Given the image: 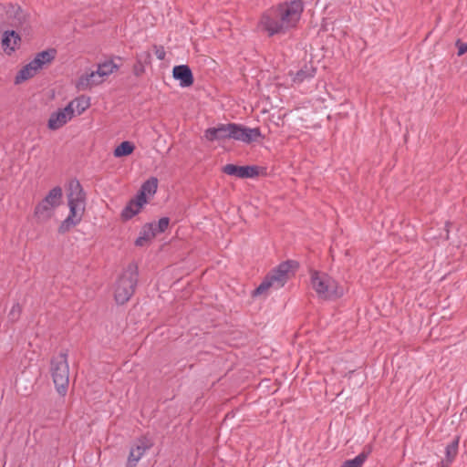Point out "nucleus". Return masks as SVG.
Listing matches in <instances>:
<instances>
[{"label":"nucleus","mask_w":467,"mask_h":467,"mask_svg":"<svg viewBox=\"0 0 467 467\" xmlns=\"http://www.w3.org/2000/svg\"><path fill=\"white\" fill-rule=\"evenodd\" d=\"M303 11V0L285 2L266 10L262 15L260 25L269 36L285 35L297 26Z\"/></svg>","instance_id":"f257e3e1"},{"label":"nucleus","mask_w":467,"mask_h":467,"mask_svg":"<svg viewBox=\"0 0 467 467\" xmlns=\"http://www.w3.org/2000/svg\"><path fill=\"white\" fill-rule=\"evenodd\" d=\"M299 266V263L296 260H286L280 263L265 276L261 284L252 292V296H260L270 287L276 289L283 287Z\"/></svg>","instance_id":"f03ea898"},{"label":"nucleus","mask_w":467,"mask_h":467,"mask_svg":"<svg viewBox=\"0 0 467 467\" xmlns=\"http://www.w3.org/2000/svg\"><path fill=\"white\" fill-rule=\"evenodd\" d=\"M299 266V263L296 260H286L280 263L265 276L261 284L252 292V296H260L270 287L276 289L283 287Z\"/></svg>","instance_id":"7ed1b4c3"},{"label":"nucleus","mask_w":467,"mask_h":467,"mask_svg":"<svg viewBox=\"0 0 467 467\" xmlns=\"http://www.w3.org/2000/svg\"><path fill=\"white\" fill-rule=\"evenodd\" d=\"M139 267L130 263L116 283L114 298L118 305H124L134 295L138 284Z\"/></svg>","instance_id":"20e7f679"},{"label":"nucleus","mask_w":467,"mask_h":467,"mask_svg":"<svg viewBox=\"0 0 467 467\" xmlns=\"http://www.w3.org/2000/svg\"><path fill=\"white\" fill-rule=\"evenodd\" d=\"M68 350L61 351L50 360V373L56 389L59 395L67 394L69 383V367L67 362Z\"/></svg>","instance_id":"39448f33"},{"label":"nucleus","mask_w":467,"mask_h":467,"mask_svg":"<svg viewBox=\"0 0 467 467\" xmlns=\"http://www.w3.org/2000/svg\"><path fill=\"white\" fill-rule=\"evenodd\" d=\"M311 284L320 298L335 300L343 296V288L326 273L313 271L311 273Z\"/></svg>","instance_id":"423d86ee"},{"label":"nucleus","mask_w":467,"mask_h":467,"mask_svg":"<svg viewBox=\"0 0 467 467\" xmlns=\"http://www.w3.org/2000/svg\"><path fill=\"white\" fill-rule=\"evenodd\" d=\"M62 199V189L56 186L51 189L47 196L39 202L34 210V216L37 222H46L54 213V209L60 205Z\"/></svg>","instance_id":"0eeeda50"},{"label":"nucleus","mask_w":467,"mask_h":467,"mask_svg":"<svg viewBox=\"0 0 467 467\" xmlns=\"http://www.w3.org/2000/svg\"><path fill=\"white\" fill-rule=\"evenodd\" d=\"M222 171L227 175L234 176L239 179L255 178L258 176H266V167L258 165H244L239 166L236 164L229 163L222 168Z\"/></svg>","instance_id":"6e6552de"},{"label":"nucleus","mask_w":467,"mask_h":467,"mask_svg":"<svg viewBox=\"0 0 467 467\" xmlns=\"http://www.w3.org/2000/svg\"><path fill=\"white\" fill-rule=\"evenodd\" d=\"M154 445L153 441L147 435L139 437L130 447L126 467H136L145 452Z\"/></svg>","instance_id":"1a4fd4ad"},{"label":"nucleus","mask_w":467,"mask_h":467,"mask_svg":"<svg viewBox=\"0 0 467 467\" xmlns=\"http://www.w3.org/2000/svg\"><path fill=\"white\" fill-rule=\"evenodd\" d=\"M73 102H69L65 108L58 109L51 113L47 128L51 130H57L66 125L74 117Z\"/></svg>","instance_id":"9d476101"},{"label":"nucleus","mask_w":467,"mask_h":467,"mask_svg":"<svg viewBox=\"0 0 467 467\" xmlns=\"http://www.w3.org/2000/svg\"><path fill=\"white\" fill-rule=\"evenodd\" d=\"M259 138H263L259 128H249L242 124L234 123L233 140L251 144L257 141Z\"/></svg>","instance_id":"9b49d317"},{"label":"nucleus","mask_w":467,"mask_h":467,"mask_svg":"<svg viewBox=\"0 0 467 467\" xmlns=\"http://www.w3.org/2000/svg\"><path fill=\"white\" fill-rule=\"evenodd\" d=\"M234 123H220L216 127L208 128L204 131V138L209 141L233 139Z\"/></svg>","instance_id":"f8f14e48"},{"label":"nucleus","mask_w":467,"mask_h":467,"mask_svg":"<svg viewBox=\"0 0 467 467\" xmlns=\"http://www.w3.org/2000/svg\"><path fill=\"white\" fill-rule=\"evenodd\" d=\"M20 43L21 36L16 31L6 30L4 32L1 39V45L3 51L7 56H11L17 48H19Z\"/></svg>","instance_id":"ddd939ff"},{"label":"nucleus","mask_w":467,"mask_h":467,"mask_svg":"<svg viewBox=\"0 0 467 467\" xmlns=\"http://www.w3.org/2000/svg\"><path fill=\"white\" fill-rule=\"evenodd\" d=\"M172 77L180 82L182 88H189L194 82L191 67L188 65H178L172 68Z\"/></svg>","instance_id":"4468645a"},{"label":"nucleus","mask_w":467,"mask_h":467,"mask_svg":"<svg viewBox=\"0 0 467 467\" xmlns=\"http://www.w3.org/2000/svg\"><path fill=\"white\" fill-rule=\"evenodd\" d=\"M78 204H86V192L77 180H71L68 185L67 202L70 201Z\"/></svg>","instance_id":"2eb2a0df"},{"label":"nucleus","mask_w":467,"mask_h":467,"mask_svg":"<svg viewBox=\"0 0 467 467\" xmlns=\"http://www.w3.org/2000/svg\"><path fill=\"white\" fill-rule=\"evenodd\" d=\"M146 203H140L138 197L135 195L131 198L120 213V219L122 222H128L134 216L139 214Z\"/></svg>","instance_id":"dca6fc26"},{"label":"nucleus","mask_w":467,"mask_h":467,"mask_svg":"<svg viewBox=\"0 0 467 467\" xmlns=\"http://www.w3.org/2000/svg\"><path fill=\"white\" fill-rule=\"evenodd\" d=\"M57 49L55 48H48L46 50H43L41 52H38L33 60H31V64L36 68V70L42 69L45 66L50 64L57 56Z\"/></svg>","instance_id":"f3484780"},{"label":"nucleus","mask_w":467,"mask_h":467,"mask_svg":"<svg viewBox=\"0 0 467 467\" xmlns=\"http://www.w3.org/2000/svg\"><path fill=\"white\" fill-rule=\"evenodd\" d=\"M104 79L99 78V74L95 71L81 75L77 82L76 88L78 90L90 89L93 86L99 85L103 82Z\"/></svg>","instance_id":"a211bd4d"},{"label":"nucleus","mask_w":467,"mask_h":467,"mask_svg":"<svg viewBox=\"0 0 467 467\" xmlns=\"http://www.w3.org/2000/svg\"><path fill=\"white\" fill-rule=\"evenodd\" d=\"M153 226H155V222L146 223L142 225L140 234L134 242L136 246L143 247L150 244L151 240L156 236Z\"/></svg>","instance_id":"6ab92c4d"},{"label":"nucleus","mask_w":467,"mask_h":467,"mask_svg":"<svg viewBox=\"0 0 467 467\" xmlns=\"http://www.w3.org/2000/svg\"><path fill=\"white\" fill-rule=\"evenodd\" d=\"M158 188V179L156 177H150L147 181H145L140 189L138 191L136 196L140 203L148 202L147 194L153 195L157 192Z\"/></svg>","instance_id":"aec40b11"},{"label":"nucleus","mask_w":467,"mask_h":467,"mask_svg":"<svg viewBox=\"0 0 467 467\" xmlns=\"http://www.w3.org/2000/svg\"><path fill=\"white\" fill-rule=\"evenodd\" d=\"M136 62L132 67V73L140 78L145 73V67L151 63V54L149 51H143L136 54Z\"/></svg>","instance_id":"412c9836"},{"label":"nucleus","mask_w":467,"mask_h":467,"mask_svg":"<svg viewBox=\"0 0 467 467\" xmlns=\"http://www.w3.org/2000/svg\"><path fill=\"white\" fill-rule=\"evenodd\" d=\"M121 67V64H117L114 59L105 60L103 63L99 64L96 74H99V78L103 79L104 77L109 76L114 71H117Z\"/></svg>","instance_id":"4be33fe9"},{"label":"nucleus","mask_w":467,"mask_h":467,"mask_svg":"<svg viewBox=\"0 0 467 467\" xmlns=\"http://www.w3.org/2000/svg\"><path fill=\"white\" fill-rule=\"evenodd\" d=\"M370 453V446H366L358 455L354 459L345 461L340 467H362Z\"/></svg>","instance_id":"5701e85b"},{"label":"nucleus","mask_w":467,"mask_h":467,"mask_svg":"<svg viewBox=\"0 0 467 467\" xmlns=\"http://www.w3.org/2000/svg\"><path fill=\"white\" fill-rule=\"evenodd\" d=\"M317 68L312 63L305 64L295 75L293 81L296 83H302L306 79H309L315 77Z\"/></svg>","instance_id":"b1692460"},{"label":"nucleus","mask_w":467,"mask_h":467,"mask_svg":"<svg viewBox=\"0 0 467 467\" xmlns=\"http://www.w3.org/2000/svg\"><path fill=\"white\" fill-rule=\"evenodd\" d=\"M37 73V70L33 67L31 62L25 65L16 74L15 78V83L20 84L31 78Z\"/></svg>","instance_id":"393cba45"},{"label":"nucleus","mask_w":467,"mask_h":467,"mask_svg":"<svg viewBox=\"0 0 467 467\" xmlns=\"http://www.w3.org/2000/svg\"><path fill=\"white\" fill-rule=\"evenodd\" d=\"M134 150L135 145L132 142L124 140L114 149L113 154L116 158L127 157L132 154Z\"/></svg>","instance_id":"a878e982"},{"label":"nucleus","mask_w":467,"mask_h":467,"mask_svg":"<svg viewBox=\"0 0 467 467\" xmlns=\"http://www.w3.org/2000/svg\"><path fill=\"white\" fill-rule=\"evenodd\" d=\"M12 16L14 18L12 26L22 27L28 23V15L20 6L13 7Z\"/></svg>","instance_id":"bb28decb"},{"label":"nucleus","mask_w":467,"mask_h":467,"mask_svg":"<svg viewBox=\"0 0 467 467\" xmlns=\"http://www.w3.org/2000/svg\"><path fill=\"white\" fill-rule=\"evenodd\" d=\"M460 436L454 439L445 448V459L447 462H453L458 454Z\"/></svg>","instance_id":"cd10ccee"},{"label":"nucleus","mask_w":467,"mask_h":467,"mask_svg":"<svg viewBox=\"0 0 467 467\" xmlns=\"http://www.w3.org/2000/svg\"><path fill=\"white\" fill-rule=\"evenodd\" d=\"M67 203H68V207H69V213L67 216L75 218L76 221H81L82 216L85 212L86 204H78V203L73 202L72 200L70 202H68Z\"/></svg>","instance_id":"c85d7f7f"},{"label":"nucleus","mask_w":467,"mask_h":467,"mask_svg":"<svg viewBox=\"0 0 467 467\" xmlns=\"http://www.w3.org/2000/svg\"><path fill=\"white\" fill-rule=\"evenodd\" d=\"M72 102L78 115L82 114L90 106L89 98L84 95L78 97Z\"/></svg>","instance_id":"c756f323"},{"label":"nucleus","mask_w":467,"mask_h":467,"mask_svg":"<svg viewBox=\"0 0 467 467\" xmlns=\"http://www.w3.org/2000/svg\"><path fill=\"white\" fill-rule=\"evenodd\" d=\"M81 221H76L75 218L67 216L65 220H63L58 226L57 232L60 234H65L68 233L73 227L78 225Z\"/></svg>","instance_id":"7c9ffc66"},{"label":"nucleus","mask_w":467,"mask_h":467,"mask_svg":"<svg viewBox=\"0 0 467 467\" xmlns=\"http://www.w3.org/2000/svg\"><path fill=\"white\" fill-rule=\"evenodd\" d=\"M23 307L20 303L16 302L13 305L12 308L8 313V319L12 323L18 321L21 317Z\"/></svg>","instance_id":"2f4dec72"},{"label":"nucleus","mask_w":467,"mask_h":467,"mask_svg":"<svg viewBox=\"0 0 467 467\" xmlns=\"http://www.w3.org/2000/svg\"><path fill=\"white\" fill-rule=\"evenodd\" d=\"M170 225V218L162 217L157 223L155 222V226H153V230L155 234L164 233Z\"/></svg>","instance_id":"473e14b6"},{"label":"nucleus","mask_w":467,"mask_h":467,"mask_svg":"<svg viewBox=\"0 0 467 467\" xmlns=\"http://www.w3.org/2000/svg\"><path fill=\"white\" fill-rule=\"evenodd\" d=\"M455 46L458 47L457 55L459 57L467 52V43H463L460 38L456 40Z\"/></svg>","instance_id":"72a5a7b5"},{"label":"nucleus","mask_w":467,"mask_h":467,"mask_svg":"<svg viewBox=\"0 0 467 467\" xmlns=\"http://www.w3.org/2000/svg\"><path fill=\"white\" fill-rule=\"evenodd\" d=\"M153 48H154V53H155L157 58L159 60H163L165 58V55H166L164 47L162 46L154 45Z\"/></svg>","instance_id":"f704fd0d"},{"label":"nucleus","mask_w":467,"mask_h":467,"mask_svg":"<svg viewBox=\"0 0 467 467\" xmlns=\"http://www.w3.org/2000/svg\"><path fill=\"white\" fill-rule=\"evenodd\" d=\"M452 462H447L446 460H441L439 463H438V467H450L451 465Z\"/></svg>","instance_id":"c9c22d12"},{"label":"nucleus","mask_w":467,"mask_h":467,"mask_svg":"<svg viewBox=\"0 0 467 467\" xmlns=\"http://www.w3.org/2000/svg\"><path fill=\"white\" fill-rule=\"evenodd\" d=\"M111 59H114L117 64H121L122 65V62H123V57H119V56H115L113 57H111Z\"/></svg>","instance_id":"e433bc0d"},{"label":"nucleus","mask_w":467,"mask_h":467,"mask_svg":"<svg viewBox=\"0 0 467 467\" xmlns=\"http://www.w3.org/2000/svg\"><path fill=\"white\" fill-rule=\"evenodd\" d=\"M452 223H450V222H447L446 224H445V230L447 232V234H446V239H449V227L451 226Z\"/></svg>","instance_id":"4c0bfd02"}]
</instances>
